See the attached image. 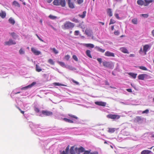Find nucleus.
<instances>
[{"mask_svg":"<svg viewBox=\"0 0 154 154\" xmlns=\"http://www.w3.org/2000/svg\"><path fill=\"white\" fill-rule=\"evenodd\" d=\"M53 4L56 6H61L62 7H65L66 5V0H54Z\"/></svg>","mask_w":154,"mask_h":154,"instance_id":"f257e3e1","label":"nucleus"},{"mask_svg":"<svg viewBox=\"0 0 154 154\" xmlns=\"http://www.w3.org/2000/svg\"><path fill=\"white\" fill-rule=\"evenodd\" d=\"M64 29H72L74 26L73 23L69 21H67L63 25Z\"/></svg>","mask_w":154,"mask_h":154,"instance_id":"f03ea898","label":"nucleus"},{"mask_svg":"<svg viewBox=\"0 0 154 154\" xmlns=\"http://www.w3.org/2000/svg\"><path fill=\"white\" fill-rule=\"evenodd\" d=\"M107 117L108 118L114 119H119L120 118V116L117 115L110 114L108 115L107 116Z\"/></svg>","mask_w":154,"mask_h":154,"instance_id":"7ed1b4c3","label":"nucleus"},{"mask_svg":"<svg viewBox=\"0 0 154 154\" xmlns=\"http://www.w3.org/2000/svg\"><path fill=\"white\" fill-rule=\"evenodd\" d=\"M77 147L72 146L71 147L70 149V154H75L77 153Z\"/></svg>","mask_w":154,"mask_h":154,"instance_id":"20e7f679","label":"nucleus"},{"mask_svg":"<svg viewBox=\"0 0 154 154\" xmlns=\"http://www.w3.org/2000/svg\"><path fill=\"white\" fill-rule=\"evenodd\" d=\"M69 7L73 9L75 8V5L74 3L71 2V0H66Z\"/></svg>","mask_w":154,"mask_h":154,"instance_id":"39448f33","label":"nucleus"},{"mask_svg":"<svg viewBox=\"0 0 154 154\" xmlns=\"http://www.w3.org/2000/svg\"><path fill=\"white\" fill-rule=\"evenodd\" d=\"M42 113L43 115L46 116H51L53 115L52 112L47 110H42Z\"/></svg>","mask_w":154,"mask_h":154,"instance_id":"423d86ee","label":"nucleus"},{"mask_svg":"<svg viewBox=\"0 0 154 154\" xmlns=\"http://www.w3.org/2000/svg\"><path fill=\"white\" fill-rule=\"evenodd\" d=\"M5 44L6 45H10L16 44V42L11 39H10L8 41L5 42Z\"/></svg>","mask_w":154,"mask_h":154,"instance_id":"0eeeda50","label":"nucleus"},{"mask_svg":"<svg viewBox=\"0 0 154 154\" xmlns=\"http://www.w3.org/2000/svg\"><path fill=\"white\" fill-rule=\"evenodd\" d=\"M85 33L86 35L89 36H91L93 35V32L92 30L87 29L85 30Z\"/></svg>","mask_w":154,"mask_h":154,"instance_id":"6e6552de","label":"nucleus"},{"mask_svg":"<svg viewBox=\"0 0 154 154\" xmlns=\"http://www.w3.org/2000/svg\"><path fill=\"white\" fill-rule=\"evenodd\" d=\"M150 46L148 45H144L143 47V51L144 52L145 54H146L147 51L150 49Z\"/></svg>","mask_w":154,"mask_h":154,"instance_id":"1a4fd4ad","label":"nucleus"},{"mask_svg":"<svg viewBox=\"0 0 154 154\" xmlns=\"http://www.w3.org/2000/svg\"><path fill=\"white\" fill-rule=\"evenodd\" d=\"M148 76V75L146 74H141L138 76V78L139 79L143 80H144L145 78L147 77Z\"/></svg>","mask_w":154,"mask_h":154,"instance_id":"9d476101","label":"nucleus"},{"mask_svg":"<svg viewBox=\"0 0 154 154\" xmlns=\"http://www.w3.org/2000/svg\"><path fill=\"white\" fill-rule=\"evenodd\" d=\"M36 84V82H33L32 83L29 85H28L21 88V90H25L27 89L28 88H30L32 87L33 86H34Z\"/></svg>","mask_w":154,"mask_h":154,"instance_id":"9b49d317","label":"nucleus"},{"mask_svg":"<svg viewBox=\"0 0 154 154\" xmlns=\"http://www.w3.org/2000/svg\"><path fill=\"white\" fill-rule=\"evenodd\" d=\"M31 50L33 53L36 55H38L41 53L40 51L37 50L33 47L31 48Z\"/></svg>","mask_w":154,"mask_h":154,"instance_id":"f8f14e48","label":"nucleus"},{"mask_svg":"<svg viewBox=\"0 0 154 154\" xmlns=\"http://www.w3.org/2000/svg\"><path fill=\"white\" fill-rule=\"evenodd\" d=\"M95 103L97 105L102 106H105L106 104V102L102 101H96L95 102Z\"/></svg>","mask_w":154,"mask_h":154,"instance_id":"ddd939ff","label":"nucleus"},{"mask_svg":"<svg viewBox=\"0 0 154 154\" xmlns=\"http://www.w3.org/2000/svg\"><path fill=\"white\" fill-rule=\"evenodd\" d=\"M105 55L106 56L109 57H114L115 54L114 53L111 52L109 51H107L105 52Z\"/></svg>","mask_w":154,"mask_h":154,"instance_id":"4468645a","label":"nucleus"},{"mask_svg":"<svg viewBox=\"0 0 154 154\" xmlns=\"http://www.w3.org/2000/svg\"><path fill=\"white\" fill-rule=\"evenodd\" d=\"M118 129V128H109L108 132L110 133H113L116 131H117Z\"/></svg>","mask_w":154,"mask_h":154,"instance_id":"2eb2a0df","label":"nucleus"},{"mask_svg":"<svg viewBox=\"0 0 154 154\" xmlns=\"http://www.w3.org/2000/svg\"><path fill=\"white\" fill-rule=\"evenodd\" d=\"M145 5L144 6H146L149 5L154 1L153 0H144Z\"/></svg>","mask_w":154,"mask_h":154,"instance_id":"dca6fc26","label":"nucleus"},{"mask_svg":"<svg viewBox=\"0 0 154 154\" xmlns=\"http://www.w3.org/2000/svg\"><path fill=\"white\" fill-rule=\"evenodd\" d=\"M103 65L105 67H109L111 66L110 62L107 61L103 62Z\"/></svg>","mask_w":154,"mask_h":154,"instance_id":"f3484780","label":"nucleus"},{"mask_svg":"<svg viewBox=\"0 0 154 154\" xmlns=\"http://www.w3.org/2000/svg\"><path fill=\"white\" fill-rule=\"evenodd\" d=\"M135 121L136 122H140L142 121L143 119L141 116H137L135 118Z\"/></svg>","mask_w":154,"mask_h":154,"instance_id":"a211bd4d","label":"nucleus"},{"mask_svg":"<svg viewBox=\"0 0 154 154\" xmlns=\"http://www.w3.org/2000/svg\"><path fill=\"white\" fill-rule=\"evenodd\" d=\"M95 48L97 51H99L102 53H104L105 51V49H103L101 48L98 46L95 47Z\"/></svg>","mask_w":154,"mask_h":154,"instance_id":"6ab92c4d","label":"nucleus"},{"mask_svg":"<svg viewBox=\"0 0 154 154\" xmlns=\"http://www.w3.org/2000/svg\"><path fill=\"white\" fill-rule=\"evenodd\" d=\"M107 14L110 17L112 16V10L111 8H108L107 9Z\"/></svg>","mask_w":154,"mask_h":154,"instance_id":"aec40b11","label":"nucleus"},{"mask_svg":"<svg viewBox=\"0 0 154 154\" xmlns=\"http://www.w3.org/2000/svg\"><path fill=\"white\" fill-rule=\"evenodd\" d=\"M77 153H79L80 152H82L84 151V149L81 146L80 148H78L77 147Z\"/></svg>","mask_w":154,"mask_h":154,"instance_id":"412c9836","label":"nucleus"},{"mask_svg":"<svg viewBox=\"0 0 154 154\" xmlns=\"http://www.w3.org/2000/svg\"><path fill=\"white\" fill-rule=\"evenodd\" d=\"M137 4L140 5L142 6L145 5V2L143 0H138L137 2Z\"/></svg>","mask_w":154,"mask_h":154,"instance_id":"4be33fe9","label":"nucleus"},{"mask_svg":"<svg viewBox=\"0 0 154 154\" xmlns=\"http://www.w3.org/2000/svg\"><path fill=\"white\" fill-rule=\"evenodd\" d=\"M151 152L150 150H144L142 151L141 154H149Z\"/></svg>","mask_w":154,"mask_h":154,"instance_id":"5701e85b","label":"nucleus"},{"mask_svg":"<svg viewBox=\"0 0 154 154\" xmlns=\"http://www.w3.org/2000/svg\"><path fill=\"white\" fill-rule=\"evenodd\" d=\"M120 50L122 52L125 53H128V50L126 48L122 47L120 48Z\"/></svg>","mask_w":154,"mask_h":154,"instance_id":"b1692460","label":"nucleus"},{"mask_svg":"<svg viewBox=\"0 0 154 154\" xmlns=\"http://www.w3.org/2000/svg\"><path fill=\"white\" fill-rule=\"evenodd\" d=\"M128 74L134 79H135L137 75V73H134L132 72H129Z\"/></svg>","mask_w":154,"mask_h":154,"instance_id":"393cba45","label":"nucleus"},{"mask_svg":"<svg viewBox=\"0 0 154 154\" xmlns=\"http://www.w3.org/2000/svg\"><path fill=\"white\" fill-rule=\"evenodd\" d=\"M35 66V70L37 72H40L42 71V69L38 65L36 64Z\"/></svg>","mask_w":154,"mask_h":154,"instance_id":"a878e982","label":"nucleus"},{"mask_svg":"<svg viewBox=\"0 0 154 154\" xmlns=\"http://www.w3.org/2000/svg\"><path fill=\"white\" fill-rule=\"evenodd\" d=\"M85 45L88 48L90 47L91 48H93L94 47V45L93 44L89 43V44H86Z\"/></svg>","mask_w":154,"mask_h":154,"instance_id":"bb28decb","label":"nucleus"},{"mask_svg":"<svg viewBox=\"0 0 154 154\" xmlns=\"http://www.w3.org/2000/svg\"><path fill=\"white\" fill-rule=\"evenodd\" d=\"M9 22L12 25H14L15 23V20L12 18L10 17L8 20Z\"/></svg>","mask_w":154,"mask_h":154,"instance_id":"cd10ccee","label":"nucleus"},{"mask_svg":"<svg viewBox=\"0 0 154 154\" xmlns=\"http://www.w3.org/2000/svg\"><path fill=\"white\" fill-rule=\"evenodd\" d=\"M86 11H84L83 12V14L82 15H81V14H79V16L82 18H84L85 16V15H86Z\"/></svg>","mask_w":154,"mask_h":154,"instance_id":"c85d7f7f","label":"nucleus"},{"mask_svg":"<svg viewBox=\"0 0 154 154\" xmlns=\"http://www.w3.org/2000/svg\"><path fill=\"white\" fill-rule=\"evenodd\" d=\"M13 4L15 6H17L18 7H20L19 4L18 2L16 1H14L13 2Z\"/></svg>","mask_w":154,"mask_h":154,"instance_id":"c756f323","label":"nucleus"},{"mask_svg":"<svg viewBox=\"0 0 154 154\" xmlns=\"http://www.w3.org/2000/svg\"><path fill=\"white\" fill-rule=\"evenodd\" d=\"M137 18H134L132 19V23L134 24H137Z\"/></svg>","mask_w":154,"mask_h":154,"instance_id":"7c9ffc66","label":"nucleus"},{"mask_svg":"<svg viewBox=\"0 0 154 154\" xmlns=\"http://www.w3.org/2000/svg\"><path fill=\"white\" fill-rule=\"evenodd\" d=\"M86 55L91 58H92L91 55V51L89 50H87L86 51Z\"/></svg>","mask_w":154,"mask_h":154,"instance_id":"2f4dec72","label":"nucleus"},{"mask_svg":"<svg viewBox=\"0 0 154 154\" xmlns=\"http://www.w3.org/2000/svg\"><path fill=\"white\" fill-rule=\"evenodd\" d=\"M6 16V13L4 11H2L1 14V15L0 16L2 18H4Z\"/></svg>","mask_w":154,"mask_h":154,"instance_id":"473e14b6","label":"nucleus"},{"mask_svg":"<svg viewBox=\"0 0 154 154\" xmlns=\"http://www.w3.org/2000/svg\"><path fill=\"white\" fill-rule=\"evenodd\" d=\"M63 120H64L65 121H66V122H68L69 123H73V122L70 119H68L66 118H64L63 119Z\"/></svg>","mask_w":154,"mask_h":154,"instance_id":"72a5a7b5","label":"nucleus"},{"mask_svg":"<svg viewBox=\"0 0 154 154\" xmlns=\"http://www.w3.org/2000/svg\"><path fill=\"white\" fill-rule=\"evenodd\" d=\"M48 62L50 64L52 65H54V61L52 59H51L48 60Z\"/></svg>","mask_w":154,"mask_h":154,"instance_id":"f704fd0d","label":"nucleus"},{"mask_svg":"<svg viewBox=\"0 0 154 154\" xmlns=\"http://www.w3.org/2000/svg\"><path fill=\"white\" fill-rule=\"evenodd\" d=\"M116 21L112 19H111L110 20V22L109 23V25H111L115 23Z\"/></svg>","mask_w":154,"mask_h":154,"instance_id":"c9c22d12","label":"nucleus"},{"mask_svg":"<svg viewBox=\"0 0 154 154\" xmlns=\"http://www.w3.org/2000/svg\"><path fill=\"white\" fill-rule=\"evenodd\" d=\"M51 49L54 52V54H57L58 53V51L57 50L55 49V48H51Z\"/></svg>","mask_w":154,"mask_h":154,"instance_id":"e433bc0d","label":"nucleus"},{"mask_svg":"<svg viewBox=\"0 0 154 154\" xmlns=\"http://www.w3.org/2000/svg\"><path fill=\"white\" fill-rule=\"evenodd\" d=\"M49 17L51 19L54 20L57 17L56 16H53L52 15H50L49 16Z\"/></svg>","mask_w":154,"mask_h":154,"instance_id":"4c0bfd02","label":"nucleus"},{"mask_svg":"<svg viewBox=\"0 0 154 154\" xmlns=\"http://www.w3.org/2000/svg\"><path fill=\"white\" fill-rule=\"evenodd\" d=\"M139 68L144 70H147V69L144 66H140L139 67Z\"/></svg>","mask_w":154,"mask_h":154,"instance_id":"58836bf2","label":"nucleus"},{"mask_svg":"<svg viewBox=\"0 0 154 154\" xmlns=\"http://www.w3.org/2000/svg\"><path fill=\"white\" fill-rule=\"evenodd\" d=\"M71 20L72 22L76 23L79 22L78 20L75 18H72Z\"/></svg>","mask_w":154,"mask_h":154,"instance_id":"ea45409f","label":"nucleus"},{"mask_svg":"<svg viewBox=\"0 0 154 154\" xmlns=\"http://www.w3.org/2000/svg\"><path fill=\"white\" fill-rule=\"evenodd\" d=\"M58 63L62 66L64 67L65 66V64L63 62H58Z\"/></svg>","mask_w":154,"mask_h":154,"instance_id":"a19ab883","label":"nucleus"},{"mask_svg":"<svg viewBox=\"0 0 154 154\" xmlns=\"http://www.w3.org/2000/svg\"><path fill=\"white\" fill-rule=\"evenodd\" d=\"M19 53L21 54H23L25 53L24 51L22 49V48H20L19 51Z\"/></svg>","mask_w":154,"mask_h":154,"instance_id":"79ce46f5","label":"nucleus"},{"mask_svg":"<svg viewBox=\"0 0 154 154\" xmlns=\"http://www.w3.org/2000/svg\"><path fill=\"white\" fill-rule=\"evenodd\" d=\"M70 56L69 55H67L65 56V58L66 60H68L69 59Z\"/></svg>","mask_w":154,"mask_h":154,"instance_id":"37998d69","label":"nucleus"},{"mask_svg":"<svg viewBox=\"0 0 154 154\" xmlns=\"http://www.w3.org/2000/svg\"><path fill=\"white\" fill-rule=\"evenodd\" d=\"M72 58L76 61H78V59L76 56L75 55H73L72 56Z\"/></svg>","mask_w":154,"mask_h":154,"instance_id":"c03bdc74","label":"nucleus"},{"mask_svg":"<svg viewBox=\"0 0 154 154\" xmlns=\"http://www.w3.org/2000/svg\"><path fill=\"white\" fill-rule=\"evenodd\" d=\"M69 116H70L72 118H75V119H78V117H77L76 116H75L72 115H71V114H69Z\"/></svg>","mask_w":154,"mask_h":154,"instance_id":"a18cd8bd","label":"nucleus"},{"mask_svg":"<svg viewBox=\"0 0 154 154\" xmlns=\"http://www.w3.org/2000/svg\"><path fill=\"white\" fill-rule=\"evenodd\" d=\"M149 110L148 109H146V110L143 111L142 112V113L143 114H144V113L147 114L149 113Z\"/></svg>","mask_w":154,"mask_h":154,"instance_id":"49530a36","label":"nucleus"},{"mask_svg":"<svg viewBox=\"0 0 154 154\" xmlns=\"http://www.w3.org/2000/svg\"><path fill=\"white\" fill-rule=\"evenodd\" d=\"M115 16L118 19H120V18L119 17V14L118 13H116L115 14Z\"/></svg>","mask_w":154,"mask_h":154,"instance_id":"de8ad7c7","label":"nucleus"},{"mask_svg":"<svg viewBox=\"0 0 154 154\" xmlns=\"http://www.w3.org/2000/svg\"><path fill=\"white\" fill-rule=\"evenodd\" d=\"M34 110L37 113H38L39 112V109L37 107L35 108Z\"/></svg>","mask_w":154,"mask_h":154,"instance_id":"09e8293b","label":"nucleus"},{"mask_svg":"<svg viewBox=\"0 0 154 154\" xmlns=\"http://www.w3.org/2000/svg\"><path fill=\"white\" fill-rule=\"evenodd\" d=\"M71 80L76 85H79V83L78 82L75 81L73 79H72Z\"/></svg>","mask_w":154,"mask_h":154,"instance_id":"8fccbe9b","label":"nucleus"},{"mask_svg":"<svg viewBox=\"0 0 154 154\" xmlns=\"http://www.w3.org/2000/svg\"><path fill=\"white\" fill-rule=\"evenodd\" d=\"M83 0H77V2L79 4H80L83 2Z\"/></svg>","mask_w":154,"mask_h":154,"instance_id":"3c124183","label":"nucleus"},{"mask_svg":"<svg viewBox=\"0 0 154 154\" xmlns=\"http://www.w3.org/2000/svg\"><path fill=\"white\" fill-rule=\"evenodd\" d=\"M79 33V32L78 30H76L75 32L74 35H78Z\"/></svg>","mask_w":154,"mask_h":154,"instance_id":"603ef678","label":"nucleus"},{"mask_svg":"<svg viewBox=\"0 0 154 154\" xmlns=\"http://www.w3.org/2000/svg\"><path fill=\"white\" fill-rule=\"evenodd\" d=\"M11 35L12 36L13 38H14V36H16V34L14 32H12L11 33Z\"/></svg>","mask_w":154,"mask_h":154,"instance_id":"864d4df0","label":"nucleus"},{"mask_svg":"<svg viewBox=\"0 0 154 154\" xmlns=\"http://www.w3.org/2000/svg\"><path fill=\"white\" fill-rule=\"evenodd\" d=\"M97 60L100 64L102 62V59L101 58H98L97 59Z\"/></svg>","mask_w":154,"mask_h":154,"instance_id":"5fc2aeb1","label":"nucleus"},{"mask_svg":"<svg viewBox=\"0 0 154 154\" xmlns=\"http://www.w3.org/2000/svg\"><path fill=\"white\" fill-rule=\"evenodd\" d=\"M36 35L37 36L38 38L42 42H43L44 41L42 39V38H41L37 34H36Z\"/></svg>","mask_w":154,"mask_h":154,"instance_id":"6e6d98bb","label":"nucleus"},{"mask_svg":"<svg viewBox=\"0 0 154 154\" xmlns=\"http://www.w3.org/2000/svg\"><path fill=\"white\" fill-rule=\"evenodd\" d=\"M141 15L143 17L145 18H147L148 16V15L147 14H142Z\"/></svg>","mask_w":154,"mask_h":154,"instance_id":"4d7b16f0","label":"nucleus"},{"mask_svg":"<svg viewBox=\"0 0 154 154\" xmlns=\"http://www.w3.org/2000/svg\"><path fill=\"white\" fill-rule=\"evenodd\" d=\"M114 33L115 35H118L119 34V32L118 31H116L114 32Z\"/></svg>","mask_w":154,"mask_h":154,"instance_id":"13d9d810","label":"nucleus"},{"mask_svg":"<svg viewBox=\"0 0 154 154\" xmlns=\"http://www.w3.org/2000/svg\"><path fill=\"white\" fill-rule=\"evenodd\" d=\"M55 85H57V86H60V85L64 86V85H61L59 83H55Z\"/></svg>","mask_w":154,"mask_h":154,"instance_id":"bf43d9fd","label":"nucleus"},{"mask_svg":"<svg viewBox=\"0 0 154 154\" xmlns=\"http://www.w3.org/2000/svg\"><path fill=\"white\" fill-rule=\"evenodd\" d=\"M17 108L20 111L21 113H22V114H24V111L21 110V109L20 108L18 107Z\"/></svg>","mask_w":154,"mask_h":154,"instance_id":"052dcab7","label":"nucleus"},{"mask_svg":"<svg viewBox=\"0 0 154 154\" xmlns=\"http://www.w3.org/2000/svg\"><path fill=\"white\" fill-rule=\"evenodd\" d=\"M127 91L129 92H132V91L131 89H126Z\"/></svg>","mask_w":154,"mask_h":154,"instance_id":"680f3d73","label":"nucleus"},{"mask_svg":"<svg viewBox=\"0 0 154 154\" xmlns=\"http://www.w3.org/2000/svg\"><path fill=\"white\" fill-rule=\"evenodd\" d=\"M111 29L112 31H113L114 29V26H111Z\"/></svg>","mask_w":154,"mask_h":154,"instance_id":"e2e57ef3","label":"nucleus"},{"mask_svg":"<svg viewBox=\"0 0 154 154\" xmlns=\"http://www.w3.org/2000/svg\"><path fill=\"white\" fill-rule=\"evenodd\" d=\"M89 154V152L88 151H85L84 153V154Z\"/></svg>","mask_w":154,"mask_h":154,"instance_id":"0e129e2a","label":"nucleus"},{"mask_svg":"<svg viewBox=\"0 0 154 154\" xmlns=\"http://www.w3.org/2000/svg\"><path fill=\"white\" fill-rule=\"evenodd\" d=\"M152 36L154 37V29L152 30Z\"/></svg>","mask_w":154,"mask_h":154,"instance_id":"69168bd1","label":"nucleus"},{"mask_svg":"<svg viewBox=\"0 0 154 154\" xmlns=\"http://www.w3.org/2000/svg\"><path fill=\"white\" fill-rule=\"evenodd\" d=\"M99 23H101L102 25H104V22H99Z\"/></svg>","mask_w":154,"mask_h":154,"instance_id":"338daca9","label":"nucleus"},{"mask_svg":"<svg viewBox=\"0 0 154 154\" xmlns=\"http://www.w3.org/2000/svg\"><path fill=\"white\" fill-rule=\"evenodd\" d=\"M135 55L134 54H130L129 56L130 57H134Z\"/></svg>","mask_w":154,"mask_h":154,"instance_id":"774afa93","label":"nucleus"}]
</instances>
